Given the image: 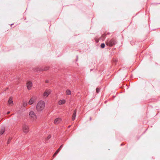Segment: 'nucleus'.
I'll return each instance as SVG.
<instances>
[{"instance_id": "obj_1", "label": "nucleus", "mask_w": 160, "mask_h": 160, "mask_svg": "<svg viewBox=\"0 0 160 160\" xmlns=\"http://www.w3.org/2000/svg\"><path fill=\"white\" fill-rule=\"evenodd\" d=\"M45 103L42 100L38 101L36 106V109L38 112H41L45 108Z\"/></svg>"}, {"instance_id": "obj_2", "label": "nucleus", "mask_w": 160, "mask_h": 160, "mask_svg": "<svg viewBox=\"0 0 160 160\" xmlns=\"http://www.w3.org/2000/svg\"><path fill=\"white\" fill-rule=\"evenodd\" d=\"M28 116L29 118L32 121H36L37 119V115L35 112L30 110L29 112Z\"/></svg>"}, {"instance_id": "obj_3", "label": "nucleus", "mask_w": 160, "mask_h": 160, "mask_svg": "<svg viewBox=\"0 0 160 160\" xmlns=\"http://www.w3.org/2000/svg\"><path fill=\"white\" fill-rule=\"evenodd\" d=\"M116 43V40L113 38L111 39H108L106 42V45L109 47H112Z\"/></svg>"}, {"instance_id": "obj_4", "label": "nucleus", "mask_w": 160, "mask_h": 160, "mask_svg": "<svg viewBox=\"0 0 160 160\" xmlns=\"http://www.w3.org/2000/svg\"><path fill=\"white\" fill-rule=\"evenodd\" d=\"M22 131L23 133L27 134L29 131V127L26 124H24L22 126Z\"/></svg>"}, {"instance_id": "obj_5", "label": "nucleus", "mask_w": 160, "mask_h": 160, "mask_svg": "<svg viewBox=\"0 0 160 160\" xmlns=\"http://www.w3.org/2000/svg\"><path fill=\"white\" fill-rule=\"evenodd\" d=\"M36 98L34 96H32L28 102V104L29 105H32L34 103L36 100Z\"/></svg>"}, {"instance_id": "obj_6", "label": "nucleus", "mask_w": 160, "mask_h": 160, "mask_svg": "<svg viewBox=\"0 0 160 160\" xmlns=\"http://www.w3.org/2000/svg\"><path fill=\"white\" fill-rule=\"evenodd\" d=\"M26 86L27 89L28 90H30L31 89V88L32 86V83L31 81H28L26 83Z\"/></svg>"}, {"instance_id": "obj_7", "label": "nucleus", "mask_w": 160, "mask_h": 160, "mask_svg": "<svg viewBox=\"0 0 160 160\" xmlns=\"http://www.w3.org/2000/svg\"><path fill=\"white\" fill-rule=\"evenodd\" d=\"M51 92V90H46L43 94V97L45 98L48 97L50 93Z\"/></svg>"}, {"instance_id": "obj_8", "label": "nucleus", "mask_w": 160, "mask_h": 160, "mask_svg": "<svg viewBox=\"0 0 160 160\" xmlns=\"http://www.w3.org/2000/svg\"><path fill=\"white\" fill-rule=\"evenodd\" d=\"M62 119L60 118H57L55 119L54 123L56 124H59L61 121Z\"/></svg>"}, {"instance_id": "obj_9", "label": "nucleus", "mask_w": 160, "mask_h": 160, "mask_svg": "<svg viewBox=\"0 0 160 160\" xmlns=\"http://www.w3.org/2000/svg\"><path fill=\"white\" fill-rule=\"evenodd\" d=\"M8 104L9 105L12 106L13 105V102L12 101V97H10L9 98L8 101Z\"/></svg>"}, {"instance_id": "obj_10", "label": "nucleus", "mask_w": 160, "mask_h": 160, "mask_svg": "<svg viewBox=\"0 0 160 160\" xmlns=\"http://www.w3.org/2000/svg\"><path fill=\"white\" fill-rule=\"evenodd\" d=\"M66 101L65 100H62L59 101L58 102V104L59 105H63L65 103Z\"/></svg>"}, {"instance_id": "obj_11", "label": "nucleus", "mask_w": 160, "mask_h": 160, "mask_svg": "<svg viewBox=\"0 0 160 160\" xmlns=\"http://www.w3.org/2000/svg\"><path fill=\"white\" fill-rule=\"evenodd\" d=\"M28 103L27 101L23 100L22 102V106L23 107H26L28 105Z\"/></svg>"}, {"instance_id": "obj_12", "label": "nucleus", "mask_w": 160, "mask_h": 160, "mask_svg": "<svg viewBox=\"0 0 160 160\" xmlns=\"http://www.w3.org/2000/svg\"><path fill=\"white\" fill-rule=\"evenodd\" d=\"M76 110H75L74 111V112L73 113L72 117V119L73 121L74 120L75 118L76 114Z\"/></svg>"}, {"instance_id": "obj_13", "label": "nucleus", "mask_w": 160, "mask_h": 160, "mask_svg": "<svg viewBox=\"0 0 160 160\" xmlns=\"http://www.w3.org/2000/svg\"><path fill=\"white\" fill-rule=\"evenodd\" d=\"M5 131V128L4 127H2L0 130V134L2 135L3 134Z\"/></svg>"}, {"instance_id": "obj_14", "label": "nucleus", "mask_w": 160, "mask_h": 160, "mask_svg": "<svg viewBox=\"0 0 160 160\" xmlns=\"http://www.w3.org/2000/svg\"><path fill=\"white\" fill-rule=\"evenodd\" d=\"M66 93L67 95H70L71 94V92L68 89L66 91Z\"/></svg>"}, {"instance_id": "obj_15", "label": "nucleus", "mask_w": 160, "mask_h": 160, "mask_svg": "<svg viewBox=\"0 0 160 160\" xmlns=\"http://www.w3.org/2000/svg\"><path fill=\"white\" fill-rule=\"evenodd\" d=\"M59 152V151L58 150H57L56 151V152H55V153H54V154H53V157H54Z\"/></svg>"}, {"instance_id": "obj_16", "label": "nucleus", "mask_w": 160, "mask_h": 160, "mask_svg": "<svg viewBox=\"0 0 160 160\" xmlns=\"http://www.w3.org/2000/svg\"><path fill=\"white\" fill-rule=\"evenodd\" d=\"M11 139H12V138H9L8 139V141L7 142V144H9L10 143V141H11Z\"/></svg>"}, {"instance_id": "obj_17", "label": "nucleus", "mask_w": 160, "mask_h": 160, "mask_svg": "<svg viewBox=\"0 0 160 160\" xmlns=\"http://www.w3.org/2000/svg\"><path fill=\"white\" fill-rule=\"evenodd\" d=\"M105 45L104 43H102L101 45V47L102 48H103L105 47Z\"/></svg>"}, {"instance_id": "obj_18", "label": "nucleus", "mask_w": 160, "mask_h": 160, "mask_svg": "<svg viewBox=\"0 0 160 160\" xmlns=\"http://www.w3.org/2000/svg\"><path fill=\"white\" fill-rule=\"evenodd\" d=\"M63 147V145H61L60 147H59V148L58 149V150L60 151L61 150V149L62 148V147Z\"/></svg>"}, {"instance_id": "obj_19", "label": "nucleus", "mask_w": 160, "mask_h": 160, "mask_svg": "<svg viewBox=\"0 0 160 160\" xmlns=\"http://www.w3.org/2000/svg\"><path fill=\"white\" fill-rule=\"evenodd\" d=\"M48 69H49V67H47L44 69V70H47Z\"/></svg>"}, {"instance_id": "obj_20", "label": "nucleus", "mask_w": 160, "mask_h": 160, "mask_svg": "<svg viewBox=\"0 0 160 160\" xmlns=\"http://www.w3.org/2000/svg\"><path fill=\"white\" fill-rule=\"evenodd\" d=\"M99 91V89L98 88H97L96 89V92L97 93H98Z\"/></svg>"}, {"instance_id": "obj_21", "label": "nucleus", "mask_w": 160, "mask_h": 160, "mask_svg": "<svg viewBox=\"0 0 160 160\" xmlns=\"http://www.w3.org/2000/svg\"><path fill=\"white\" fill-rule=\"evenodd\" d=\"M95 41L96 42H98L99 41V40L98 39H95Z\"/></svg>"}, {"instance_id": "obj_22", "label": "nucleus", "mask_w": 160, "mask_h": 160, "mask_svg": "<svg viewBox=\"0 0 160 160\" xmlns=\"http://www.w3.org/2000/svg\"><path fill=\"white\" fill-rule=\"evenodd\" d=\"M51 138V136L50 135H48V139H49V138Z\"/></svg>"}, {"instance_id": "obj_23", "label": "nucleus", "mask_w": 160, "mask_h": 160, "mask_svg": "<svg viewBox=\"0 0 160 160\" xmlns=\"http://www.w3.org/2000/svg\"><path fill=\"white\" fill-rule=\"evenodd\" d=\"M45 82L46 83H48V80H46L45 81Z\"/></svg>"}, {"instance_id": "obj_24", "label": "nucleus", "mask_w": 160, "mask_h": 160, "mask_svg": "<svg viewBox=\"0 0 160 160\" xmlns=\"http://www.w3.org/2000/svg\"><path fill=\"white\" fill-rule=\"evenodd\" d=\"M9 113H10V112H7V114H9Z\"/></svg>"}, {"instance_id": "obj_25", "label": "nucleus", "mask_w": 160, "mask_h": 160, "mask_svg": "<svg viewBox=\"0 0 160 160\" xmlns=\"http://www.w3.org/2000/svg\"><path fill=\"white\" fill-rule=\"evenodd\" d=\"M70 126H68V128H70Z\"/></svg>"}]
</instances>
